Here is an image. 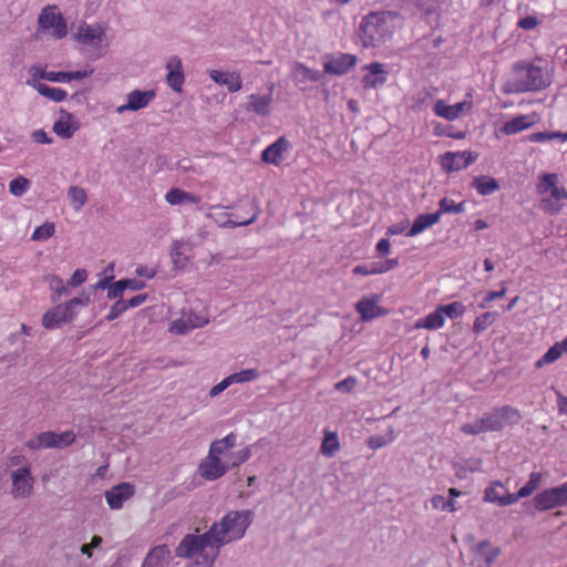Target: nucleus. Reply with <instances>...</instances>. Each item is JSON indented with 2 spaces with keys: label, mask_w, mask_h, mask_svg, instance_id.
Wrapping results in <instances>:
<instances>
[{
  "label": "nucleus",
  "mask_w": 567,
  "mask_h": 567,
  "mask_svg": "<svg viewBox=\"0 0 567 567\" xmlns=\"http://www.w3.org/2000/svg\"><path fill=\"white\" fill-rule=\"evenodd\" d=\"M554 74V64L547 59H523L512 64L504 78L502 91L506 94L539 92L551 85Z\"/></svg>",
  "instance_id": "1"
},
{
  "label": "nucleus",
  "mask_w": 567,
  "mask_h": 567,
  "mask_svg": "<svg viewBox=\"0 0 567 567\" xmlns=\"http://www.w3.org/2000/svg\"><path fill=\"white\" fill-rule=\"evenodd\" d=\"M254 513L249 509L230 511L214 523L208 532L215 543L223 546L241 539L252 523Z\"/></svg>",
  "instance_id": "2"
},
{
  "label": "nucleus",
  "mask_w": 567,
  "mask_h": 567,
  "mask_svg": "<svg viewBox=\"0 0 567 567\" xmlns=\"http://www.w3.org/2000/svg\"><path fill=\"white\" fill-rule=\"evenodd\" d=\"M389 13L388 12H370L362 18L358 38L364 48H375L380 45L389 31Z\"/></svg>",
  "instance_id": "3"
},
{
  "label": "nucleus",
  "mask_w": 567,
  "mask_h": 567,
  "mask_svg": "<svg viewBox=\"0 0 567 567\" xmlns=\"http://www.w3.org/2000/svg\"><path fill=\"white\" fill-rule=\"evenodd\" d=\"M91 302L90 293H82L79 297L72 298L64 303H60L42 316V326L48 330H54L62 324L71 322L78 315L79 307H85Z\"/></svg>",
  "instance_id": "4"
},
{
  "label": "nucleus",
  "mask_w": 567,
  "mask_h": 567,
  "mask_svg": "<svg viewBox=\"0 0 567 567\" xmlns=\"http://www.w3.org/2000/svg\"><path fill=\"white\" fill-rule=\"evenodd\" d=\"M533 504L536 511L545 512L567 505V482L559 486L550 487L538 493Z\"/></svg>",
  "instance_id": "5"
},
{
  "label": "nucleus",
  "mask_w": 567,
  "mask_h": 567,
  "mask_svg": "<svg viewBox=\"0 0 567 567\" xmlns=\"http://www.w3.org/2000/svg\"><path fill=\"white\" fill-rule=\"evenodd\" d=\"M76 40L85 47L95 51L94 58H100L104 53L105 32L97 24H81L75 34Z\"/></svg>",
  "instance_id": "6"
},
{
  "label": "nucleus",
  "mask_w": 567,
  "mask_h": 567,
  "mask_svg": "<svg viewBox=\"0 0 567 567\" xmlns=\"http://www.w3.org/2000/svg\"><path fill=\"white\" fill-rule=\"evenodd\" d=\"M473 109L472 94L467 93L466 99L455 104H449L440 99L433 104V113L446 121L453 122L467 115Z\"/></svg>",
  "instance_id": "7"
},
{
  "label": "nucleus",
  "mask_w": 567,
  "mask_h": 567,
  "mask_svg": "<svg viewBox=\"0 0 567 567\" xmlns=\"http://www.w3.org/2000/svg\"><path fill=\"white\" fill-rule=\"evenodd\" d=\"M39 24L43 30L50 31L56 39L66 35V22L56 6H48L41 11Z\"/></svg>",
  "instance_id": "8"
},
{
  "label": "nucleus",
  "mask_w": 567,
  "mask_h": 567,
  "mask_svg": "<svg viewBox=\"0 0 567 567\" xmlns=\"http://www.w3.org/2000/svg\"><path fill=\"white\" fill-rule=\"evenodd\" d=\"M12 481L11 495L13 498H28L34 489V477L30 465L14 470L10 474Z\"/></svg>",
  "instance_id": "9"
},
{
  "label": "nucleus",
  "mask_w": 567,
  "mask_h": 567,
  "mask_svg": "<svg viewBox=\"0 0 567 567\" xmlns=\"http://www.w3.org/2000/svg\"><path fill=\"white\" fill-rule=\"evenodd\" d=\"M477 155L471 151L446 152L440 156V164L447 173L457 172L473 164Z\"/></svg>",
  "instance_id": "10"
},
{
  "label": "nucleus",
  "mask_w": 567,
  "mask_h": 567,
  "mask_svg": "<svg viewBox=\"0 0 567 567\" xmlns=\"http://www.w3.org/2000/svg\"><path fill=\"white\" fill-rule=\"evenodd\" d=\"M155 96L156 93L154 90H133L126 95V103L117 106L116 113L123 114L125 112H137L146 109Z\"/></svg>",
  "instance_id": "11"
},
{
  "label": "nucleus",
  "mask_w": 567,
  "mask_h": 567,
  "mask_svg": "<svg viewBox=\"0 0 567 567\" xmlns=\"http://www.w3.org/2000/svg\"><path fill=\"white\" fill-rule=\"evenodd\" d=\"M357 56L350 53H337L326 55L323 71L332 75H343L357 64Z\"/></svg>",
  "instance_id": "12"
},
{
  "label": "nucleus",
  "mask_w": 567,
  "mask_h": 567,
  "mask_svg": "<svg viewBox=\"0 0 567 567\" xmlns=\"http://www.w3.org/2000/svg\"><path fill=\"white\" fill-rule=\"evenodd\" d=\"M559 176L556 173H544L539 176L537 190L542 195H549L556 203L567 199V190L559 185Z\"/></svg>",
  "instance_id": "13"
},
{
  "label": "nucleus",
  "mask_w": 567,
  "mask_h": 567,
  "mask_svg": "<svg viewBox=\"0 0 567 567\" xmlns=\"http://www.w3.org/2000/svg\"><path fill=\"white\" fill-rule=\"evenodd\" d=\"M502 429V421H499L497 411L483 415L481 419L463 424L461 430L465 434L476 435L488 431H498Z\"/></svg>",
  "instance_id": "14"
},
{
  "label": "nucleus",
  "mask_w": 567,
  "mask_h": 567,
  "mask_svg": "<svg viewBox=\"0 0 567 567\" xmlns=\"http://www.w3.org/2000/svg\"><path fill=\"white\" fill-rule=\"evenodd\" d=\"M165 69L167 71V85L177 93L182 92L185 82L182 59L177 55H172L166 61Z\"/></svg>",
  "instance_id": "15"
},
{
  "label": "nucleus",
  "mask_w": 567,
  "mask_h": 567,
  "mask_svg": "<svg viewBox=\"0 0 567 567\" xmlns=\"http://www.w3.org/2000/svg\"><path fill=\"white\" fill-rule=\"evenodd\" d=\"M228 468L229 465L227 462H224L220 457H216L208 453L206 458L199 465V473L204 478L215 481L221 477Z\"/></svg>",
  "instance_id": "16"
},
{
  "label": "nucleus",
  "mask_w": 567,
  "mask_h": 567,
  "mask_svg": "<svg viewBox=\"0 0 567 567\" xmlns=\"http://www.w3.org/2000/svg\"><path fill=\"white\" fill-rule=\"evenodd\" d=\"M135 488L130 483H120L105 492V499L112 509H121L125 501L134 495Z\"/></svg>",
  "instance_id": "17"
},
{
  "label": "nucleus",
  "mask_w": 567,
  "mask_h": 567,
  "mask_svg": "<svg viewBox=\"0 0 567 567\" xmlns=\"http://www.w3.org/2000/svg\"><path fill=\"white\" fill-rule=\"evenodd\" d=\"M499 548L488 542H482L474 548L473 563L476 567H493L499 556Z\"/></svg>",
  "instance_id": "18"
},
{
  "label": "nucleus",
  "mask_w": 567,
  "mask_h": 567,
  "mask_svg": "<svg viewBox=\"0 0 567 567\" xmlns=\"http://www.w3.org/2000/svg\"><path fill=\"white\" fill-rule=\"evenodd\" d=\"M289 146V141L281 136L262 151L261 159L265 163L278 166L282 162L284 154L288 152Z\"/></svg>",
  "instance_id": "19"
},
{
  "label": "nucleus",
  "mask_w": 567,
  "mask_h": 567,
  "mask_svg": "<svg viewBox=\"0 0 567 567\" xmlns=\"http://www.w3.org/2000/svg\"><path fill=\"white\" fill-rule=\"evenodd\" d=\"M540 121V116L537 113L523 114L507 121L502 131L505 135H514L522 131L532 127L534 124Z\"/></svg>",
  "instance_id": "20"
},
{
  "label": "nucleus",
  "mask_w": 567,
  "mask_h": 567,
  "mask_svg": "<svg viewBox=\"0 0 567 567\" xmlns=\"http://www.w3.org/2000/svg\"><path fill=\"white\" fill-rule=\"evenodd\" d=\"M355 309L360 313L362 320H372L385 315L386 312L379 306V298L375 295L363 297L357 302Z\"/></svg>",
  "instance_id": "21"
},
{
  "label": "nucleus",
  "mask_w": 567,
  "mask_h": 567,
  "mask_svg": "<svg viewBox=\"0 0 567 567\" xmlns=\"http://www.w3.org/2000/svg\"><path fill=\"white\" fill-rule=\"evenodd\" d=\"M173 557L168 546L158 545L148 551L142 567H168Z\"/></svg>",
  "instance_id": "22"
},
{
  "label": "nucleus",
  "mask_w": 567,
  "mask_h": 567,
  "mask_svg": "<svg viewBox=\"0 0 567 567\" xmlns=\"http://www.w3.org/2000/svg\"><path fill=\"white\" fill-rule=\"evenodd\" d=\"M272 89L274 85H271L269 93L266 95L250 94L246 104V111L254 112L260 116H268L272 103Z\"/></svg>",
  "instance_id": "23"
},
{
  "label": "nucleus",
  "mask_w": 567,
  "mask_h": 567,
  "mask_svg": "<svg viewBox=\"0 0 567 567\" xmlns=\"http://www.w3.org/2000/svg\"><path fill=\"white\" fill-rule=\"evenodd\" d=\"M368 73L363 76L362 82L367 89H377L383 85L388 80V72L382 69L378 62L364 66Z\"/></svg>",
  "instance_id": "24"
},
{
  "label": "nucleus",
  "mask_w": 567,
  "mask_h": 567,
  "mask_svg": "<svg viewBox=\"0 0 567 567\" xmlns=\"http://www.w3.org/2000/svg\"><path fill=\"white\" fill-rule=\"evenodd\" d=\"M192 250L193 245L189 241H174L171 250L174 266L178 269H184L189 262Z\"/></svg>",
  "instance_id": "25"
},
{
  "label": "nucleus",
  "mask_w": 567,
  "mask_h": 567,
  "mask_svg": "<svg viewBox=\"0 0 567 567\" xmlns=\"http://www.w3.org/2000/svg\"><path fill=\"white\" fill-rule=\"evenodd\" d=\"M209 76L215 83L225 85L229 92H238L243 86L241 78L237 72L212 70Z\"/></svg>",
  "instance_id": "26"
},
{
  "label": "nucleus",
  "mask_w": 567,
  "mask_h": 567,
  "mask_svg": "<svg viewBox=\"0 0 567 567\" xmlns=\"http://www.w3.org/2000/svg\"><path fill=\"white\" fill-rule=\"evenodd\" d=\"M146 287L145 281L141 279H121L109 287L107 298L118 299L123 296L125 290H142Z\"/></svg>",
  "instance_id": "27"
},
{
  "label": "nucleus",
  "mask_w": 567,
  "mask_h": 567,
  "mask_svg": "<svg viewBox=\"0 0 567 567\" xmlns=\"http://www.w3.org/2000/svg\"><path fill=\"white\" fill-rule=\"evenodd\" d=\"M165 200L173 206L176 205H196L202 198L198 195L186 192L181 188H172L165 194Z\"/></svg>",
  "instance_id": "28"
},
{
  "label": "nucleus",
  "mask_w": 567,
  "mask_h": 567,
  "mask_svg": "<svg viewBox=\"0 0 567 567\" xmlns=\"http://www.w3.org/2000/svg\"><path fill=\"white\" fill-rule=\"evenodd\" d=\"M78 128L79 126L70 113L61 114V116L53 124V132L62 138L72 137Z\"/></svg>",
  "instance_id": "29"
},
{
  "label": "nucleus",
  "mask_w": 567,
  "mask_h": 567,
  "mask_svg": "<svg viewBox=\"0 0 567 567\" xmlns=\"http://www.w3.org/2000/svg\"><path fill=\"white\" fill-rule=\"evenodd\" d=\"M27 84L35 89L42 96L54 102H62L68 96L65 90L60 87H50L47 84L37 81L35 79H29Z\"/></svg>",
  "instance_id": "30"
},
{
  "label": "nucleus",
  "mask_w": 567,
  "mask_h": 567,
  "mask_svg": "<svg viewBox=\"0 0 567 567\" xmlns=\"http://www.w3.org/2000/svg\"><path fill=\"white\" fill-rule=\"evenodd\" d=\"M440 221V214L431 213V214H421L413 221L411 228L408 231V236H416L424 231L425 229L432 227L433 225Z\"/></svg>",
  "instance_id": "31"
},
{
  "label": "nucleus",
  "mask_w": 567,
  "mask_h": 567,
  "mask_svg": "<svg viewBox=\"0 0 567 567\" xmlns=\"http://www.w3.org/2000/svg\"><path fill=\"white\" fill-rule=\"evenodd\" d=\"M390 269V261H369L363 265H358L353 268V274L361 276H371L383 274Z\"/></svg>",
  "instance_id": "32"
},
{
  "label": "nucleus",
  "mask_w": 567,
  "mask_h": 567,
  "mask_svg": "<svg viewBox=\"0 0 567 567\" xmlns=\"http://www.w3.org/2000/svg\"><path fill=\"white\" fill-rule=\"evenodd\" d=\"M237 436L234 433H229L225 437L220 440H216L210 444L209 454L216 457H220L221 455H228L227 451L233 449L236 445Z\"/></svg>",
  "instance_id": "33"
},
{
  "label": "nucleus",
  "mask_w": 567,
  "mask_h": 567,
  "mask_svg": "<svg viewBox=\"0 0 567 567\" xmlns=\"http://www.w3.org/2000/svg\"><path fill=\"white\" fill-rule=\"evenodd\" d=\"M54 432L47 431L27 441L25 446L32 451L41 449H54Z\"/></svg>",
  "instance_id": "34"
},
{
  "label": "nucleus",
  "mask_w": 567,
  "mask_h": 567,
  "mask_svg": "<svg viewBox=\"0 0 567 567\" xmlns=\"http://www.w3.org/2000/svg\"><path fill=\"white\" fill-rule=\"evenodd\" d=\"M445 323L442 311H440V306L433 311L430 312L424 318L420 319L415 327L422 328L426 330H437L442 328Z\"/></svg>",
  "instance_id": "35"
},
{
  "label": "nucleus",
  "mask_w": 567,
  "mask_h": 567,
  "mask_svg": "<svg viewBox=\"0 0 567 567\" xmlns=\"http://www.w3.org/2000/svg\"><path fill=\"white\" fill-rule=\"evenodd\" d=\"M472 185L483 196L491 195L499 188V184L494 177L485 175L475 177Z\"/></svg>",
  "instance_id": "36"
},
{
  "label": "nucleus",
  "mask_w": 567,
  "mask_h": 567,
  "mask_svg": "<svg viewBox=\"0 0 567 567\" xmlns=\"http://www.w3.org/2000/svg\"><path fill=\"white\" fill-rule=\"evenodd\" d=\"M564 354H567V350H565L564 344L560 342H556L551 346L546 353L536 361V368H543L546 364H550L561 358Z\"/></svg>",
  "instance_id": "37"
},
{
  "label": "nucleus",
  "mask_w": 567,
  "mask_h": 567,
  "mask_svg": "<svg viewBox=\"0 0 567 567\" xmlns=\"http://www.w3.org/2000/svg\"><path fill=\"white\" fill-rule=\"evenodd\" d=\"M340 449L338 434L332 431H324V437L320 447L322 455L332 457Z\"/></svg>",
  "instance_id": "38"
},
{
  "label": "nucleus",
  "mask_w": 567,
  "mask_h": 567,
  "mask_svg": "<svg viewBox=\"0 0 567 567\" xmlns=\"http://www.w3.org/2000/svg\"><path fill=\"white\" fill-rule=\"evenodd\" d=\"M466 209L465 202L456 203L452 198L443 197L439 202V210L435 212L440 214V217L444 214H462Z\"/></svg>",
  "instance_id": "39"
},
{
  "label": "nucleus",
  "mask_w": 567,
  "mask_h": 567,
  "mask_svg": "<svg viewBox=\"0 0 567 567\" xmlns=\"http://www.w3.org/2000/svg\"><path fill=\"white\" fill-rule=\"evenodd\" d=\"M68 198L72 208L75 212H79L85 205L87 195L84 188L80 186H71L68 189Z\"/></svg>",
  "instance_id": "40"
},
{
  "label": "nucleus",
  "mask_w": 567,
  "mask_h": 567,
  "mask_svg": "<svg viewBox=\"0 0 567 567\" xmlns=\"http://www.w3.org/2000/svg\"><path fill=\"white\" fill-rule=\"evenodd\" d=\"M504 492L505 487L503 483L499 481H494L485 488L483 499L486 503L499 505Z\"/></svg>",
  "instance_id": "41"
},
{
  "label": "nucleus",
  "mask_w": 567,
  "mask_h": 567,
  "mask_svg": "<svg viewBox=\"0 0 567 567\" xmlns=\"http://www.w3.org/2000/svg\"><path fill=\"white\" fill-rule=\"evenodd\" d=\"M429 504L432 509L440 512L455 513L457 511L456 502L454 499H446L443 495H434L430 498Z\"/></svg>",
  "instance_id": "42"
},
{
  "label": "nucleus",
  "mask_w": 567,
  "mask_h": 567,
  "mask_svg": "<svg viewBox=\"0 0 567 567\" xmlns=\"http://www.w3.org/2000/svg\"><path fill=\"white\" fill-rule=\"evenodd\" d=\"M543 475L539 472H532L529 474L527 483L519 488L518 496L523 498L532 495L542 484Z\"/></svg>",
  "instance_id": "43"
},
{
  "label": "nucleus",
  "mask_w": 567,
  "mask_h": 567,
  "mask_svg": "<svg viewBox=\"0 0 567 567\" xmlns=\"http://www.w3.org/2000/svg\"><path fill=\"white\" fill-rule=\"evenodd\" d=\"M48 284L50 289L54 293L52 297V301L60 299L62 296L69 295L68 282L65 284L61 277L55 275L51 276L48 279Z\"/></svg>",
  "instance_id": "44"
},
{
  "label": "nucleus",
  "mask_w": 567,
  "mask_h": 567,
  "mask_svg": "<svg viewBox=\"0 0 567 567\" xmlns=\"http://www.w3.org/2000/svg\"><path fill=\"white\" fill-rule=\"evenodd\" d=\"M260 372L257 369H245L230 374L233 384L249 383L258 380Z\"/></svg>",
  "instance_id": "45"
},
{
  "label": "nucleus",
  "mask_w": 567,
  "mask_h": 567,
  "mask_svg": "<svg viewBox=\"0 0 567 567\" xmlns=\"http://www.w3.org/2000/svg\"><path fill=\"white\" fill-rule=\"evenodd\" d=\"M499 421H502V429L506 425L517 423L520 419L519 412L511 406H503L497 409Z\"/></svg>",
  "instance_id": "46"
},
{
  "label": "nucleus",
  "mask_w": 567,
  "mask_h": 567,
  "mask_svg": "<svg viewBox=\"0 0 567 567\" xmlns=\"http://www.w3.org/2000/svg\"><path fill=\"white\" fill-rule=\"evenodd\" d=\"M440 311H442L444 319H457L465 313L466 308L462 302L454 301L449 305L440 306Z\"/></svg>",
  "instance_id": "47"
},
{
  "label": "nucleus",
  "mask_w": 567,
  "mask_h": 567,
  "mask_svg": "<svg viewBox=\"0 0 567 567\" xmlns=\"http://www.w3.org/2000/svg\"><path fill=\"white\" fill-rule=\"evenodd\" d=\"M30 187L31 182L24 176H18L9 184V190L16 197H21L24 195L30 189Z\"/></svg>",
  "instance_id": "48"
},
{
  "label": "nucleus",
  "mask_w": 567,
  "mask_h": 567,
  "mask_svg": "<svg viewBox=\"0 0 567 567\" xmlns=\"http://www.w3.org/2000/svg\"><path fill=\"white\" fill-rule=\"evenodd\" d=\"M54 230V224L47 221L34 229L33 234L31 235V239L34 241L47 240L53 236Z\"/></svg>",
  "instance_id": "49"
},
{
  "label": "nucleus",
  "mask_w": 567,
  "mask_h": 567,
  "mask_svg": "<svg viewBox=\"0 0 567 567\" xmlns=\"http://www.w3.org/2000/svg\"><path fill=\"white\" fill-rule=\"evenodd\" d=\"M496 313L495 312H485L481 316H478L473 324V330L476 333H481L482 331L486 330L495 320Z\"/></svg>",
  "instance_id": "50"
},
{
  "label": "nucleus",
  "mask_w": 567,
  "mask_h": 567,
  "mask_svg": "<svg viewBox=\"0 0 567 567\" xmlns=\"http://www.w3.org/2000/svg\"><path fill=\"white\" fill-rule=\"evenodd\" d=\"M251 456V453H250V449L249 447H245L236 453H229L227 455V463L229 466L231 467H236V466H239L240 464L245 463L246 461H248Z\"/></svg>",
  "instance_id": "51"
},
{
  "label": "nucleus",
  "mask_w": 567,
  "mask_h": 567,
  "mask_svg": "<svg viewBox=\"0 0 567 567\" xmlns=\"http://www.w3.org/2000/svg\"><path fill=\"white\" fill-rule=\"evenodd\" d=\"M75 434L73 431H65L62 433L54 432V449H64L70 446L75 441Z\"/></svg>",
  "instance_id": "52"
},
{
  "label": "nucleus",
  "mask_w": 567,
  "mask_h": 567,
  "mask_svg": "<svg viewBox=\"0 0 567 567\" xmlns=\"http://www.w3.org/2000/svg\"><path fill=\"white\" fill-rule=\"evenodd\" d=\"M183 317L186 318L187 324L192 330L196 328H202L208 323L207 318L199 316L193 311L184 312Z\"/></svg>",
  "instance_id": "53"
},
{
  "label": "nucleus",
  "mask_w": 567,
  "mask_h": 567,
  "mask_svg": "<svg viewBox=\"0 0 567 567\" xmlns=\"http://www.w3.org/2000/svg\"><path fill=\"white\" fill-rule=\"evenodd\" d=\"M192 329L188 327L186 318L183 316L178 319H175L171 322L168 331L175 334H185L189 332Z\"/></svg>",
  "instance_id": "54"
},
{
  "label": "nucleus",
  "mask_w": 567,
  "mask_h": 567,
  "mask_svg": "<svg viewBox=\"0 0 567 567\" xmlns=\"http://www.w3.org/2000/svg\"><path fill=\"white\" fill-rule=\"evenodd\" d=\"M539 24L540 21L534 16L522 17L517 21V27L525 31L535 30Z\"/></svg>",
  "instance_id": "55"
},
{
  "label": "nucleus",
  "mask_w": 567,
  "mask_h": 567,
  "mask_svg": "<svg viewBox=\"0 0 567 567\" xmlns=\"http://www.w3.org/2000/svg\"><path fill=\"white\" fill-rule=\"evenodd\" d=\"M103 543V539L101 536H93L91 542L87 544H83L80 548L81 554L86 556L87 558H91L93 556V550L101 546Z\"/></svg>",
  "instance_id": "56"
},
{
  "label": "nucleus",
  "mask_w": 567,
  "mask_h": 567,
  "mask_svg": "<svg viewBox=\"0 0 567 567\" xmlns=\"http://www.w3.org/2000/svg\"><path fill=\"white\" fill-rule=\"evenodd\" d=\"M357 385V379L354 377H348L342 381L336 383L334 389L341 393H350Z\"/></svg>",
  "instance_id": "57"
},
{
  "label": "nucleus",
  "mask_w": 567,
  "mask_h": 567,
  "mask_svg": "<svg viewBox=\"0 0 567 567\" xmlns=\"http://www.w3.org/2000/svg\"><path fill=\"white\" fill-rule=\"evenodd\" d=\"M87 279V271L85 269H76L73 275L71 276V278L69 279L68 281V286L70 287H79L81 286L83 282H85Z\"/></svg>",
  "instance_id": "58"
},
{
  "label": "nucleus",
  "mask_w": 567,
  "mask_h": 567,
  "mask_svg": "<svg viewBox=\"0 0 567 567\" xmlns=\"http://www.w3.org/2000/svg\"><path fill=\"white\" fill-rule=\"evenodd\" d=\"M126 305L124 303V300H117L114 305H112L107 316L106 320L112 321L118 318L122 313L126 311Z\"/></svg>",
  "instance_id": "59"
},
{
  "label": "nucleus",
  "mask_w": 567,
  "mask_h": 567,
  "mask_svg": "<svg viewBox=\"0 0 567 567\" xmlns=\"http://www.w3.org/2000/svg\"><path fill=\"white\" fill-rule=\"evenodd\" d=\"M296 71L299 75H301L305 79H308L310 81H318L319 80V73L317 71H312L309 68L298 63L296 65Z\"/></svg>",
  "instance_id": "60"
},
{
  "label": "nucleus",
  "mask_w": 567,
  "mask_h": 567,
  "mask_svg": "<svg viewBox=\"0 0 567 567\" xmlns=\"http://www.w3.org/2000/svg\"><path fill=\"white\" fill-rule=\"evenodd\" d=\"M520 498H523V497L518 496V492L515 494H511V493H506V491H505L504 494L502 495L498 506L505 507V506L513 505V504L517 503Z\"/></svg>",
  "instance_id": "61"
},
{
  "label": "nucleus",
  "mask_w": 567,
  "mask_h": 567,
  "mask_svg": "<svg viewBox=\"0 0 567 567\" xmlns=\"http://www.w3.org/2000/svg\"><path fill=\"white\" fill-rule=\"evenodd\" d=\"M506 293V288L503 286L502 289L499 291H491L488 292L485 298H484V301L480 305L481 308H485L487 303L496 300L497 298H501L503 296H505Z\"/></svg>",
  "instance_id": "62"
},
{
  "label": "nucleus",
  "mask_w": 567,
  "mask_h": 567,
  "mask_svg": "<svg viewBox=\"0 0 567 567\" xmlns=\"http://www.w3.org/2000/svg\"><path fill=\"white\" fill-rule=\"evenodd\" d=\"M32 140L39 144H51L52 140L43 130H37L32 133Z\"/></svg>",
  "instance_id": "63"
},
{
  "label": "nucleus",
  "mask_w": 567,
  "mask_h": 567,
  "mask_svg": "<svg viewBox=\"0 0 567 567\" xmlns=\"http://www.w3.org/2000/svg\"><path fill=\"white\" fill-rule=\"evenodd\" d=\"M48 81L55 83H66L69 82L68 72H49Z\"/></svg>",
  "instance_id": "64"
}]
</instances>
